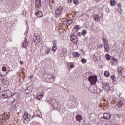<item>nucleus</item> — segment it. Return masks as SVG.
Listing matches in <instances>:
<instances>
[{"mask_svg":"<svg viewBox=\"0 0 125 125\" xmlns=\"http://www.w3.org/2000/svg\"><path fill=\"white\" fill-rule=\"evenodd\" d=\"M49 103L55 110H59L61 107L58 101L54 99H51Z\"/></svg>","mask_w":125,"mask_h":125,"instance_id":"obj_1","label":"nucleus"},{"mask_svg":"<svg viewBox=\"0 0 125 125\" xmlns=\"http://www.w3.org/2000/svg\"><path fill=\"white\" fill-rule=\"evenodd\" d=\"M88 81L92 85L95 84V83H96V82H97V76H90L88 78Z\"/></svg>","mask_w":125,"mask_h":125,"instance_id":"obj_2","label":"nucleus"},{"mask_svg":"<svg viewBox=\"0 0 125 125\" xmlns=\"http://www.w3.org/2000/svg\"><path fill=\"white\" fill-rule=\"evenodd\" d=\"M119 76L122 78H125V67L123 66L120 67L118 69Z\"/></svg>","mask_w":125,"mask_h":125,"instance_id":"obj_3","label":"nucleus"},{"mask_svg":"<svg viewBox=\"0 0 125 125\" xmlns=\"http://www.w3.org/2000/svg\"><path fill=\"white\" fill-rule=\"evenodd\" d=\"M102 86L106 92H109L110 91V84H109V83L105 82L104 83H103Z\"/></svg>","mask_w":125,"mask_h":125,"instance_id":"obj_4","label":"nucleus"},{"mask_svg":"<svg viewBox=\"0 0 125 125\" xmlns=\"http://www.w3.org/2000/svg\"><path fill=\"white\" fill-rule=\"evenodd\" d=\"M62 12V8L61 7H60L58 8H57L54 13V16L55 17H59L60 15H61V13Z\"/></svg>","mask_w":125,"mask_h":125,"instance_id":"obj_5","label":"nucleus"},{"mask_svg":"<svg viewBox=\"0 0 125 125\" xmlns=\"http://www.w3.org/2000/svg\"><path fill=\"white\" fill-rule=\"evenodd\" d=\"M23 118L24 121H26V122H30V121L33 119L31 115L29 114L27 112H24Z\"/></svg>","mask_w":125,"mask_h":125,"instance_id":"obj_6","label":"nucleus"},{"mask_svg":"<svg viewBox=\"0 0 125 125\" xmlns=\"http://www.w3.org/2000/svg\"><path fill=\"white\" fill-rule=\"evenodd\" d=\"M70 39L72 42L75 44L77 43L78 42H79V39H78V37H77V36L76 35H72L70 37Z\"/></svg>","mask_w":125,"mask_h":125,"instance_id":"obj_7","label":"nucleus"},{"mask_svg":"<svg viewBox=\"0 0 125 125\" xmlns=\"http://www.w3.org/2000/svg\"><path fill=\"white\" fill-rule=\"evenodd\" d=\"M7 91H3L0 93V98H7L8 96L7 95Z\"/></svg>","mask_w":125,"mask_h":125,"instance_id":"obj_8","label":"nucleus"},{"mask_svg":"<svg viewBox=\"0 0 125 125\" xmlns=\"http://www.w3.org/2000/svg\"><path fill=\"white\" fill-rule=\"evenodd\" d=\"M2 71L3 73V74L1 75V76H6L7 73L9 72V68L8 67V68H6L5 66H4L2 68Z\"/></svg>","mask_w":125,"mask_h":125,"instance_id":"obj_9","label":"nucleus"},{"mask_svg":"<svg viewBox=\"0 0 125 125\" xmlns=\"http://www.w3.org/2000/svg\"><path fill=\"white\" fill-rule=\"evenodd\" d=\"M110 62H111L112 65L115 66V65L116 64L119 63V60H118V59H117L116 58H112Z\"/></svg>","mask_w":125,"mask_h":125,"instance_id":"obj_10","label":"nucleus"},{"mask_svg":"<svg viewBox=\"0 0 125 125\" xmlns=\"http://www.w3.org/2000/svg\"><path fill=\"white\" fill-rule=\"evenodd\" d=\"M104 120H110L111 119V114L109 113H105L103 115Z\"/></svg>","mask_w":125,"mask_h":125,"instance_id":"obj_11","label":"nucleus"},{"mask_svg":"<svg viewBox=\"0 0 125 125\" xmlns=\"http://www.w3.org/2000/svg\"><path fill=\"white\" fill-rule=\"evenodd\" d=\"M28 45H29V42H28V40L27 39H25L22 43V47L23 48H25V49H27Z\"/></svg>","mask_w":125,"mask_h":125,"instance_id":"obj_12","label":"nucleus"},{"mask_svg":"<svg viewBox=\"0 0 125 125\" xmlns=\"http://www.w3.org/2000/svg\"><path fill=\"white\" fill-rule=\"evenodd\" d=\"M19 97H20V95H19V94L15 93L12 95L11 98H13L14 101L15 100L16 101V100L19 99Z\"/></svg>","mask_w":125,"mask_h":125,"instance_id":"obj_13","label":"nucleus"},{"mask_svg":"<svg viewBox=\"0 0 125 125\" xmlns=\"http://www.w3.org/2000/svg\"><path fill=\"white\" fill-rule=\"evenodd\" d=\"M67 65L68 67V70H69V71H70V70H72V69H73V68H74V67H75V64H74V62H68L67 63Z\"/></svg>","mask_w":125,"mask_h":125,"instance_id":"obj_14","label":"nucleus"},{"mask_svg":"<svg viewBox=\"0 0 125 125\" xmlns=\"http://www.w3.org/2000/svg\"><path fill=\"white\" fill-rule=\"evenodd\" d=\"M125 101H120L117 104V106L118 108H123L124 105H125Z\"/></svg>","mask_w":125,"mask_h":125,"instance_id":"obj_15","label":"nucleus"},{"mask_svg":"<svg viewBox=\"0 0 125 125\" xmlns=\"http://www.w3.org/2000/svg\"><path fill=\"white\" fill-rule=\"evenodd\" d=\"M14 102V100L12 97H9L8 98V100L7 101V105H11L12 103Z\"/></svg>","mask_w":125,"mask_h":125,"instance_id":"obj_16","label":"nucleus"},{"mask_svg":"<svg viewBox=\"0 0 125 125\" xmlns=\"http://www.w3.org/2000/svg\"><path fill=\"white\" fill-rule=\"evenodd\" d=\"M35 15H36L37 17H42V16H43V13L41 11H39L35 12Z\"/></svg>","mask_w":125,"mask_h":125,"instance_id":"obj_17","label":"nucleus"},{"mask_svg":"<svg viewBox=\"0 0 125 125\" xmlns=\"http://www.w3.org/2000/svg\"><path fill=\"white\" fill-rule=\"evenodd\" d=\"M104 48L106 52H109V51H110V46H109V44H105V45H104Z\"/></svg>","mask_w":125,"mask_h":125,"instance_id":"obj_18","label":"nucleus"},{"mask_svg":"<svg viewBox=\"0 0 125 125\" xmlns=\"http://www.w3.org/2000/svg\"><path fill=\"white\" fill-rule=\"evenodd\" d=\"M44 93H42V94H40L39 95H38L36 97V99L37 100H41L42 99V98L44 96V95L43 94Z\"/></svg>","mask_w":125,"mask_h":125,"instance_id":"obj_19","label":"nucleus"},{"mask_svg":"<svg viewBox=\"0 0 125 125\" xmlns=\"http://www.w3.org/2000/svg\"><path fill=\"white\" fill-rule=\"evenodd\" d=\"M102 40L104 45H105V44H109V40H108L107 38H105L104 37L102 38Z\"/></svg>","mask_w":125,"mask_h":125,"instance_id":"obj_20","label":"nucleus"},{"mask_svg":"<svg viewBox=\"0 0 125 125\" xmlns=\"http://www.w3.org/2000/svg\"><path fill=\"white\" fill-rule=\"evenodd\" d=\"M94 19L96 22H99V21H100L101 17L98 15H95L94 16Z\"/></svg>","mask_w":125,"mask_h":125,"instance_id":"obj_21","label":"nucleus"},{"mask_svg":"<svg viewBox=\"0 0 125 125\" xmlns=\"http://www.w3.org/2000/svg\"><path fill=\"white\" fill-rule=\"evenodd\" d=\"M47 78L50 80V79H53V80H54L55 79V75L53 74H46V75Z\"/></svg>","mask_w":125,"mask_h":125,"instance_id":"obj_22","label":"nucleus"},{"mask_svg":"<svg viewBox=\"0 0 125 125\" xmlns=\"http://www.w3.org/2000/svg\"><path fill=\"white\" fill-rule=\"evenodd\" d=\"M35 4L38 7H41L42 5V2L40 0H36Z\"/></svg>","mask_w":125,"mask_h":125,"instance_id":"obj_23","label":"nucleus"},{"mask_svg":"<svg viewBox=\"0 0 125 125\" xmlns=\"http://www.w3.org/2000/svg\"><path fill=\"white\" fill-rule=\"evenodd\" d=\"M76 120L78 121V122H81V121L83 120V116H82V115H77L76 116Z\"/></svg>","mask_w":125,"mask_h":125,"instance_id":"obj_24","label":"nucleus"},{"mask_svg":"<svg viewBox=\"0 0 125 125\" xmlns=\"http://www.w3.org/2000/svg\"><path fill=\"white\" fill-rule=\"evenodd\" d=\"M110 4L111 6H115L117 4V1L115 0H110Z\"/></svg>","mask_w":125,"mask_h":125,"instance_id":"obj_25","label":"nucleus"},{"mask_svg":"<svg viewBox=\"0 0 125 125\" xmlns=\"http://www.w3.org/2000/svg\"><path fill=\"white\" fill-rule=\"evenodd\" d=\"M73 55L74 57H76V58H79V57H80V54L78 52H74L73 53Z\"/></svg>","mask_w":125,"mask_h":125,"instance_id":"obj_26","label":"nucleus"},{"mask_svg":"<svg viewBox=\"0 0 125 125\" xmlns=\"http://www.w3.org/2000/svg\"><path fill=\"white\" fill-rule=\"evenodd\" d=\"M104 76L106 77V78H109V77H110V72L108 71H105Z\"/></svg>","mask_w":125,"mask_h":125,"instance_id":"obj_27","label":"nucleus"},{"mask_svg":"<svg viewBox=\"0 0 125 125\" xmlns=\"http://www.w3.org/2000/svg\"><path fill=\"white\" fill-rule=\"evenodd\" d=\"M67 50H66L65 51H64V50H62V53L65 57L67 56Z\"/></svg>","mask_w":125,"mask_h":125,"instance_id":"obj_28","label":"nucleus"},{"mask_svg":"<svg viewBox=\"0 0 125 125\" xmlns=\"http://www.w3.org/2000/svg\"><path fill=\"white\" fill-rule=\"evenodd\" d=\"M66 22H67L68 25H72V24H73V21L71 20H68L66 19Z\"/></svg>","mask_w":125,"mask_h":125,"instance_id":"obj_29","label":"nucleus"},{"mask_svg":"<svg viewBox=\"0 0 125 125\" xmlns=\"http://www.w3.org/2000/svg\"><path fill=\"white\" fill-rule=\"evenodd\" d=\"M106 58L108 61L111 60V56L108 53L106 54Z\"/></svg>","mask_w":125,"mask_h":125,"instance_id":"obj_30","label":"nucleus"},{"mask_svg":"<svg viewBox=\"0 0 125 125\" xmlns=\"http://www.w3.org/2000/svg\"><path fill=\"white\" fill-rule=\"evenodd\" d=\"M73 3H74L75 5H78L80 4V1L78 0H73Z\"/></svg>","mask_w":125,"mask_h":125,"instance_id":"obj_31","label":"nucleus"},{"mask_svg":"<svg viewBox=\"0 0 125 125\" xmlns=\"http://www.w3.org/2000/svg\"><path fill=\"white\" fill-rule=\"evenodd\" d=\"M57 49V48L56 47V46H53L52 47L51 50L54 53V52H55V51H56Z\"/></svg>","mask_w":125,"mask_h":125,"instance_id":"obj_32","label":"nucleus"},{"mask_svg":"<svg viewBox=\"0 0 125 125\" xmlns=\"http://www.w3.org/2000/svg\"><path fill=\"white\" fill-rule=\"evenodd\" d=\"M81 62L83 64H85V63L87 62V60H86V59L84 58H83V59H82Z\"/></svg>","mask_w":125,"mask_h":125,"instance_id":"obj_33","label":"nucleus"},{"mask_svg":"<svg viewBox=\"0 0 125 125\" xmlns=\"http://www.w3.org/2000/svg\"><path fill=\"white\" fill-rule=\"evenodd\" d=\"M49 52H50V49L49 48H47L45 50V54H48Z\"/></svg>","mask_w":125,"mask_h":125,"instance_id":"obj_34","label":"nucleus"},{"mask_svg":"<svg viewBox=\"0 0 125 125\" xmlns=\"http://www.w3.org/2000/svg\"><path fill=\"white\" fill-rule=\"evenodd\" d=\"M53 46H56V45L57 44V41H56V40H54L53 41Z\"/></svg>","mask_w":125,"mask_h":125,"instance_id":"obj_35","label":"nucleus"},{"mask_svg":"<svg viewBox=\"0 0 125 125\" xmlns=\"http://www.w3.org/2000/svg\"><path fill=\"white\" fill-rule=\"evenodd\" d=\"M86 33H87L86 30H83L81 34L82 35H83V36H85V35H86Z\"/></svg>","mask_w":125,"mask_h":125,"instance_id":"obj_36","label":"nucleus"},{"mask_svg":"<svg viewBox=\"0 0 125 125\" xmlns=\"http://www.w3.org/2000/svg\"><path fill=\"white\" fill-rule=\"evenodd\" d=\"M111 78L113 81L116 80V76L115 75H111Z\"/></svg>","mask_w":125,"mask_h":125,"instance_id":"obj_37","label":"nucleus"},{"mask_svg":"<svg viewBox=\"0 0 125 125\" xmlns=\"http://www.w3.org/2000/svg\"><path fill=\"white\" fill-rule=\"evenodd\" d=\"M113 84H118V81H117V80H113Z\"/></svg>","mask_w":125,"mask_h":125,"instance_id":"obj_38","label":"nucleus"},{"mask_svg":"<svg viewBox=\"0 0 125 125\" xmlns=\"http://www.w3.org/2000/svg\"><path fill=\"white\" fill-rule=\"evenodd\" d=\"M75 28L77 30H80V25H76V26H75Z\"/></svg>","mask_w":125,"mask_h":125,"instance_id":"obj_39","label":"nucleus"},{"mask_svg":"<svg viewBox=\"0 0 125 125\" xmlns=\"http://www.w3.org/2000/svg\"><path fill=\"white\" fill-rule=\"evenodd\" d=\"M33 77H34V75H30V76L28 77V79H29V80H31V79H33Z\"/></svg>","mask_w":125,"mask_h":125,"instance_id":"obj_40","label":"nucleus"},{"mask_svg":"<svg viewBox=\"0 0 125 125\" xmlns=\"http://www.w3.org/2000/svg\"><path fill=\"white\" fill-rule=\"evenodd\" d=\"M68 3H72L73 2V0H68Z\"/></svg>","mask_w":125,"mask_h":125,"instance_id":"obj_41","label":"nucleus"},{"mask_svg":"<svg viewBox=\"0 0 125 125\" xmlns=\"http://www.w3.org/2000/svg\"><path fill=\"white\" fill-rule=\"evenodd\" d=\"M16 105L15 104H13L12 109H15Z\"/></svg>","mask_w":125,"mask_h":125,"instance_id":"obj_42","label":"nucleus"},{"mask_svg":"<svg viewBox=\"0 0 125 125\" xmlns=\"http://www.w3.org/2000/svg\"><path fill=\"white\" fill-rule=\"evenodd\" d=\"M30 125H35L36 123H35V122H32L31 123Z\"/></svg>","mask_w":125,"mask_h":125,"instance_id":"obj_43","label":"nucleus"},{"mask_svg":"<svg viewBox=\"0 0 125 125\" xmlns=\"http://www.w3.org/2000/svg\"><path fill=\"white\" fill-rule=\"evenodd\" d=\"M28 90H25V93L26 94H30V92H27Z\"/></svg>","mask_w":125,"mask_h":125,"instance_id":"obj_44","label":"nucleus"},{"mask_svg":"<svg viewBox=\"0 0 125 125\" xmlns=\"http://www.w3.org/2000/svg\"><path fill=\"white\" fill-rule=\"evenodd\" d=\"M117 6H118V7H121V6H122V5H121V3H118V4H117Z\"/></svg>","mask_w":125,"mask_h":125,"instance_id":"obj_45","label":"nucleus"},{"mask_svg":"<svg viewBox=\"0 0 125 125\" xmlns=\"http://www.w3.org/2000/svg\"><path fill=\"white\" fill-rule=\"evenodd\" d=\"M20 64H21V65H23V61H21L20 62Z\"/></svg>","mask_w":125,"mask_h":125,"instance_id":"obj_46","label":"nucleus"},{"mask_svg":"<svg viewBox=\"0 0 125 125\" xmlns=\"http://www.w3.org/2000/svg\"><path fill=\"white\" fill-rule=\"evenodd\" d=\"M122 108H123V109L124 110H125V104H124V105H123V107H122Z\"/></svg>","mask_w":125,"mask_h":125,"instance_id":"obj_47","label":"nucleus"},{"mask_svg":"<svg viewBox=\"0 0 125 125\" xmlns=\"http://www.w3.org/2000/svg\"><path fill=\"white\" fill-rule=\"evenodd\" d=\"M97 90H100V91L99 92V93H100V92H101V91H102L99 88H98Z\"/></svg>","mask_w":125,"mask_h":125,"instance_id":"obj_48","label":"nucleus"},{"mask_svg":"<svg viewBox=\"0 0 125 125\" xmlns=\"http://www.w3.org/2000/svg\"><path fill=\"white\" fill-rule=\"evenodd\" d=\"M99 46H100L101 48H102V47H103V45H102V44H100Z\"/></svg>","mask_w":125,"mask_h":125,"instance_id":"obj_49","label":"nucleus"},{"mask_svg":"<svg viewBox=\"0 0 125 125\" xmlns=\"http://www.w3.org/2000/svg\"><path fill=\"white\" fill-rule=\"evenodd\" d=\"M106 12L109 13V9H107Z\"/></svg>","mask_w":125,"mask_h":125,"instance_id":"obj_50","label":"nucleus"},{"mask_svg":"<svg viewBox=\"0 0 125 125\" xmlns=\"http://www.w3.org/2000/svg\"><path fill=\"white\" fill-rule=\"evenodd\" d=\"M78 35H82V33H81L80 32L78 33Z\"/></svg>","mask_w":125,"mask_h":125,"instance_id":"obj_51","label":"nucleus"},{"mask_svg":"<svg viewBox=\"0 0 125 125\" xmlns=\"http://www.w3.org/2000/svg\"><path fill=\"white\" fill-rule=\"evenodd\" d=\"M81 51H83V49H81Z\"/></svg>","mask_w":125,"mask_h":125,"instance_id":"obj_52","label":"nucleus"},{"mask_svg":"<svg viewBox=\"0 0 125 125\" xmlns=\"http://www.w3.org/2000/svg\"><path fill=\"white\" fill-rule=\"evenodd\" d=\"M79 125H82L81 124H79Z\"/></svg>","mask_w":125,"mask_h":125,"instance_id":"obj_53","label":"nucleus"}]
</instances>
